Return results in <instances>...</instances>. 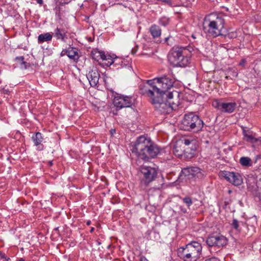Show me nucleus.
<instances>
[{"label": "nucleus", "mask_w": 261, "mask_h": 261, "mask_svg": "<svg viewBox=\"0 0 261 261\" xmlns=\"http://www.w3.org/2000/svg\"><path fill=\"white\" fill-rule=\"evenodd\" d=\"M223 102H221L219 100L215 99L212 102V106L221 111Z\"/></svg>", "instance_id": "bb28decb"}, {"label": "nucleus", "mask_w": 261, "mask_h": 261, "mask_svg": "<svg viewBox=\"0 0 261 261\" xmlns=\"http://www.w3.org/2000/svg\"><path fill=\"white\" fill-rule=\"evenodd\" d=\"M205 261H220V260L216 257H212V258L206 259Z\"/></svg>", "instance_id": "473e14b6"}, {"label": "nucleus", "mask_w": 261, "mask_h": 261, "mask_svg": "<svg viewBox=\"0 0 261 261\" xmlns=\"http://www.w3.org/2000/svg\"><path fill=\"white\" fill-rule=\"evenodd\" d=\"M169 19L166 17H162L159 20V23L163 26H166L169 24Z\"/></svg>", "instance_id": "c85d7f7f"}, {"label": "nucleus", "mask_w": 261, "mask_h": 261, "mask_svg": "<svg viewBox=\"0 0 261 261\" xmlns=\"http://www.w3.org/2000/svg\"><path fill=\"white\" fill-rule=\"evenodd\" d=\"M237 106L236 102L223 103L221 112L227 113H232Z\"/></svg>", "instance_id": "6ab92c4d"}, {"label": "nucleus", "mask_w": 261, "mask_h": 261, "mask_svg": "<svg viewBox=\"0 0 261 261\" xmlns=\"http://www.w3.org/2000/svg\"><path fill=\"white\" fill-rule=\"evenodd\" d=\"M201 245L196 241H192L185 246L177 249V255L183 261H197L202 252Z\"/></svg>", "instance_id": "39448f33"}, {"label": "nucleus", "mask_w": 261, "mask_h": 261, "mask_svg": "<svg viewBox=\"0 0 261 261\" xmlns=\"http://www.w3.org/2000/svg\"><path fill=\"white\" fill-rule=\"evenodd\" d=\"M173 83L172 79L166 76L148 80L145 84L140 85V92L146 96L152 97L154 95L166 96Z\"/></svg>", "instance_id": "f257e3e1"}, {"label": "nucleus", "mask_w": 261, "mask_h": 261, "mask_svg": "<svg viewBox=\"0 0 261 261\" xmlns=\"http://www.w3.org/2000/svg\"><path fill=\"white\" fill-rule=\"evenodd\" d=\"M24 58L23 57H16L17 60L21 65V67L26 69L27 68V63L23 61Z\"/></svg>", "instance_id": "cd10ccee"}, {"label": "nucleus", "mask_w": 261, "mask_h": 261, "mask_svg": "<svg viewBox=\"0 0 261 261\" xmlns=\"http://www.w3.org/2000/svg\"><path fill=\"white\" fill-rule=\"evenodd\" d=\"M150 102L154 106L156 110L161 113L168 114L171 112V109L167 102L166 96L154 95L147 96Z\"/></svg>", "instance_id": "6e6552de"}, {"label": "nucleus", "mask_w": 261, "mask_h": 261, "mask_svg": "<svg viewBox=\"0 0 261 261\" xmlns=\"http://www.w3.org/2000/svg\"><path fill=\"white\" fill-rule=\"evenodd\" d=\"M32 139L34 142V145L36 146H38L40 150H42L43 145L41 144L43 140V137L40 132L36 133L32 137Z\"/></svg>", "instance_id": "2eb2a0df"}, {"label": "nucleus", "mask_w": 261, "mask_h": 261, "mask_svg": "<svg viewBox=\"0 0 261 261\" xmlns=\"http://www.w3.org/2000/svg\"><path fill=\"white\" fill-rule=\"evenodd\" d=\"M66 33L67 32L64 29L57 27L54 31V36L57 40L65 41L67 38Z\"/></svg>", "instance_id": "dca6fc26"}, {"label": "nucleus", "mask_w": 261, "mask_h": 261, "mask_svg": "<svg viewBox=\"0 0 261 261\" xmlns=\"http://www.w3.org/2000/svg\"><path fill=\"white\" fill-rule=\"evenodd\" d=\"M244 62H244V61H243L242 62H241V63H240V65H244Z\"/></svg>", "instance_id": "ea45409f"}, {"label": "nucleus", "mask_w": 261, "mask_h": 261, "mask_svg": "<svg viewBox=\"0 0 261 261\" xmlns=\"http://www.w3.org/2000/svg\"><path fill=\"white\" fill-rule=\"evenodd\" d=\"M93 230H94V228H93V227H92V228L91 229L90 231H91V232H92V231H93Z\"/></svg>", "instance_id": "79ce46f5"}, {"label": "nucleus", "mask_w": 261, "mask_h": 261, "mask_svg": "<svg viewBox=\"0 0 261 261\" xmlns=\"http://www.w3.org/2000/svg\"><path fill=\"white\" fill-rule=\"evenodd\" d=\"M97 54H98L97 57L99 56L102 60L108 61L107 63L108 64L111 65L114 62L111 58L110 56L106 55L102 51H98Z\"/></svg>", "instance_id": "b1692460"}, {"label": "nucleus", "mask_w": 261, "mask_h": 261, "mask_svg": "<svg viewBox=\"0 0 261 261\" xmlns=\"http://www.w3.org/2000/svg\"><path fill=\"white\" fill-rule=\"evenodd\" d=\"M137 51V49H135V48H133L132 49V54H135Z\"/></svg>", "instance_id": "e433bc0d"}, {"label": "nucleus", "mask_w": 261, "mask_h": 261, "mask_svg": "<svg viewBox=\"0 0 261 261\" xmlns=\"http://www.w3.org/2000/svg\"><path fill=\"white\" fill-rule=\"evenodd\" d=\"M192 47H173L168 55V60L174 67H185L190 63Z\"/></svg>", "instance_id": "7ed1b4c3"}, {"label": "nucleus", "mask_w": 261, "mask_h": 261, "mask_svg": "<svg viewBox=\"0 0 261 261\" xmlns=\"http://www.w3.org/2000/svg\"><path fill=\"white\" fill-rule=\"evenodd\" d=\"M49 165H50V166H51V165H53L52 161L49 162Z\"/></svg>", "instance_id": "a19ab883"}, {"label": "nucleus", "mask_w": 261, "mask_h": 261, "mask_svg": "<svg viewBox=\"0 0 261 261\" xmlns=\"http://www.w3.org/2000/svg\"><path fill=\"white\" fill-rule=\"evenodd\" d=\"M140 261H148L145 257H141Z\"/></svg>", "instance_id": "c9c22d12"}, {"label": "nucleus", "mask_w": 261, "mask_h": 261, "mask_svg": "<svg viewBox=\"0 0 261 261\" xmlns=\"http://www.w3.org/2000/svg\"><path fill=\"white\" fill-rule=\"evenodd\" d=\"M192 177L202 178L204 176V172L197 167H191Z\"/></svg>", "instance_id": "412c9836"}, {"label": "nucleus", "mask_w": 261, "mask_h": 261, "mask_svg": "<svg viewBox=\"0 0 261 261\" xmlns=\"http://www.w3.org/2000/svg\"><path fill=\"white\" fill-rule=\"evenodd\" d=\"M240 163L244 166H251V160L248 157H242L240 160Z\"/></svg>", "instance_id": "393cba45"}, {"label": "nucleus", "mask_w": 261, "mask_h": 261, "mask_svg": "<svg viewBox=\"0 0 261 261\" xmlns=\"http://www.w3.org/2000/svg\"><path fill=\"white\" fill-rule=\"evenodd\" d=\"M140 187L145 190L149 184L154 181L157 177L158 172L155 168L143 165L140 168Z\"/></svg>", "instance_id": "0eeeda50"}, {"label": "nucleus", "mask_w": 261, "mask_h": 261, "mask_svg": "<svg viewBox=\"0 0 261 261\" xmlns=\"http://www.w3.org/2000/svg\"><path fill=\"white\" fill-rule=\"evenodd\" d=\"M193 156V154L192 153H190V158H192Z\"/></svg>", "instance_id": "37998d69"}, {"label": "nucleus", "mask_w": 261, "mask_h": 261, "mask_svg": "<svg viewBox=\"0 0 261 261\" xmlns=\"http://www.w3.org/2000/svg\"><path fill=\"white\" fill-rule=\"evenodd\" d=\"M53 34L51 33H45L39 35L38 37V43H43L44 42H48L51 40Z\"/></svg>", "instance_id": "aec40b11"}, {"label": "nucleus", "mask_w": 261, "mask_h": 261, "mask_svg": "<svg viewBox=\"0 0 261 261\" xmlns=\"http://www.w3.org/2000/svg\"><path fill=\"white\" fill-rule=\"evenodd\" d=\"M224 177L235 186H239L242 182V179L239 174L233 172H225Z\"/></svg>", "instance_id": "f8f14e48"}, {"label": "nucleus", "mask_w": 261, "mask_h": 261, "mask_svg": "<svg viewBox=\"0 0 261 261\" xmlns=\"http://www.w3.org/2000/svg\"><path fill=\"white\" fill-rule=\"evenodd\" d=\"M37 3L40 5H42L43 4V0H35Z\"/></svg>", "instance_id": "f704fd0d"}, {"label": "nucleus", "mask_w": 261, "mask_h": 261, "mask_svg": "<svg viewBox=\"0 0 261 261\" xmlns=\"http://www.w3.org/2000/svg\"><path fill=\"white\" fill-rule=\"evenodd\" d=\"M224 23V19L221 16L211 14L205 19L203 30L209 36L216 37L222 34Z\"/></svg>", "instance_id": "20e7f679"}, {"label": "nucleus", "mask_w": 261, "mask_h": 261, "mask_svg": "<svg viewBox=\"0 0 261 261\" xmlns=\"http://www.w3.org/2000/svg\"><path fill=\"white\" fill-rule=\"evenodd\" d=\"M192 37L194 38H195L196 37H195V36H194V35H192Z\"/></svg>", "instance_id": "c03bdc74"}, {"label": "nucleus", "mask_w": 261, "mask_h": 261, "mask_svg": "<svg viewBox=\"0 0 261 261\" xmlns=\"http://www.w3.org/2000/svg\"><path fill=\"white\" fill-rule=\"evenodd\" d=\"M20 261H23V260H20Z\"/></svg>", "instance_id": "a18cd8bd"}, {"label": "nucleus", "mask_w": 261, "mask_h": 261, "mask_svg": "<svg viewBox=\"0 0 261 261\" xmlns=\"http://www.w3.org/2000/svg\"><path fill=\"white\" fill-rule=\"evenodd\" d=\"M150 32L153 38L159 37L161 35V30L155 24L152 25L150 28Z\"/></svg>", "instance_id": "4be33fe9"}, {"label": "nucleus", "mask_w": 261, "mask_h": 261, "mask_svg": "<svg viewBox=\"0 0 261 261\" xmlns=\"http://www.w3.org/2000/svg\"><path fill=\"white\" fill-rule=\"evenodd\" d=\"M182 145L189 146L190 145H194L196 144V140L192 137L185 138L180 141Z\"/></svg>", "instance_id": "5701e85b"}, {"label": "nucleus", "mask_w": 261, "mask_h": 261, "mask_svg": "<svg viewBox=\"0 0 261 261\" xmlns=\"http://www.w3.org/2000/svg\"><path fill=\"white\" fill-rule=\"evenodd\" d=\"M133 152L141 159L147 160L155 158L159 153L160 149L150 138L141 136L136 140Z\"/></svg>", "instance_id": "f03ea898"}, {"label": "nucleus", "mask_w": 261, "mask_h": 261, "mask_svg": "<svg viewBox=\"0 0 261 261\" xmlns=\"http://www.w3.org/2000/svg\"><path fill=\"white\" fill-rule=\"evenodd\" d=\"M227 36L230 38H236L237 37V34L236 32H231L229 33Z\"/></svg>", "instance_id": "2f4dec72"}, {"label": "nucleus", "mask_w": 261, "mask_h": 261, "mask_svg": "<svg viewBox=\"0 0 261 261\" xmlns=\"http://www.w3.org/2000/svg\"><path fill=\"white\" fill-rule=\"evenodd\" d=\"M232 227L234 228L237 231H240V228L239 227V222L237 219H234L232 220V222L231 224Z\"/></svg>", "instance_id": "7c9ffc66"}, {"label": "nucleus", "mask_w": 261, "mask_h": 261, "mask_svg": "<svg viewBox=\"0 0 261 261\" xmlns=\"http://www.w3.org/2000/svg\"><path fill=\"white\" fill-rule=\"evenodd\" d=\"M183 202L187 205V206L189 208L191 205H192L193 203L191 197L189 196H187L184 197L182 199Z\"/></svg>", "instance_id": "c756f323"}, {"label": "nucleus", "mask_w": 261, "mask_h": 261, "mask_svg": "<svg viewBox=\"0 0 261 261\" xmlns=\"http://www.w3.org/2000/svg\"><path fill=\"white\" fill-rule=\"evenodd\" d=\"M66 54L70 59L77 61L79 58L77 49L76 48L69 47L66 50H63L61 55Z\"/></svg>", "instance_id": "4468645a"}, {"label": "nucleus", "mask_w": 261, "mask_h": 261, "mask_svg": "<svg viewBox=\"0 0 261 261\" xmlns=\"http://www.w3.org/2000/svg\"><path fill=\"white\" fill-rule=\"evenodd\" d=\"M191 171V167H190L183 169L181 171V173L185 176H187L188 178H191L192 177Z\"/></svg>", "instance_id": "a878e982"}, {"label": "nucleus", "mask_w": 261, "mask_h": 261, "mask_svg": "<svg viewBox=\"0 0 261 261\" xmlns=\"http://www.w3.org/2000/svg\"><path fill=\"white\" fill-rule=\"evenodd\" d=\"M203 126V122L198 116L191 113L185 114L180 125L181 129L197 132Z\"/></svg>", "instance_id": "423d86ee"}, {"label": "nucleus", "mask_w": 261, "mask_h": 261, "mask_svg": "<svg viewBox=\"0 0 261 261\" xmlns=\"http://www.w3.org/2000/svg\"><path fill=\"white\" fill-rule=\"evenodd\" d=\"M178 97V94L176 91H175L174 93L173 92L168 93V94L166 96L167 102L171 109V111L174 109H176L179 105Z\"/></svg>", "instance_id": "9b49d317"}, {"label": "nucleus", "mask_w": 261, "mask_h": 261, "mask_svg": "<svg viewBox=\"0 0 261 261\" xmlns=\"http://www.w3.org/2000/svg\"><path fill=\"white\" fill-rule=\"evenodd\" d=\"M173 153L174 154L179 158H182V156L186 157V152L183 147H182V144H179V143H176L174 145L173 148Z\"/></svg>", "instance_id": "f3484780"}, {"label": "nucleus", "mask_w": 261, "mask_h": 261, "mask_svg": "<svg viewBox=\"0 0 261 261\" xmlns=\"http://www.w3.org/2000/svg\"><path fill=\"white\" fill-rule=\"evenodd\" d=\"M110 133L111 136H113L116 133V130L115 129H111L110 130Z\"/></svg>", "instance_id": "72a5a7b5"}, {"label": "nucleus", "mask_w": 261, "mask_h": 261, "mask_svg": "<svg viewBox=\"0 0 261 261\" xmlns=\"http://www.w3.org/2000/svg\"><path fill=\"white\" fill-rule=\"evenodd\" d=\"M243 134L245 140L248 142L251 143H254L257 142L259 139L256 138L249 130H246L244 128L243 129Z\"/></svg>", "instance_id": "a211bd4d"}, {"label": "nucleus", "mask_w": 261, "mask_h": 261, "mask_svg": "<svg viewBox=\"0 0 261 261\" xmlns=\"http://www.w3.org/2000/svg\"><path fill=\"white\" fill-rule=\"evenodd\" d=\"M99 76V73L95 68H93L87 75V77L92 87H95L97 85Z\"/></svg>", "instance_id": "ddd939ff"}, {"label": "nucleus", "mask_w": 261, "mask_h": 261, "mask_svg": "<svg viewBox=\"0 0 261 261\" xmlns=\"http://www.w3.org/2000/svg\"><path fill=\"white\" fill-rule=\"evenodd\" d=\"M90 224H91V221H88L87 222V224L88 225H90Z\"/></svg>", "instance_id": "58836bf2"}, {"label": "nucleus", "mask_w": 261, "mask_h": 261, "mask_svg": "<svg viewBox=\"0 0 261 261\" xmlns=\"http://www.w3.org/2000/svg\"><path fill=\"white\" fill-rule=\"evenodd\" d=\"M181 210L184 213H187V210L186 209L181 208Z\"/></svg>", "instance_id": "4c0bfd02"}, {"label": "nucleus", "mask_w": 261, "mask_h": 261, "mask_svg": "<svg viewBox=\"0 0 261 261\" xmlns=\"http://www.w3.org/2000/svg\"><path fill=\"white\" fill-rule=\"evenodd\" d=\"M113 103L117 109H121L123 108H129L133 105V100L131 97L118 95L115 96Z\"/></svg>", "instance_id": "9d476101"}, {"label": "nucleus", "mask_w": 261, "mask_h": 261, "mask_svg": "<svg viewBox=\"0 0 261 261\" xmlns=\"http://www.w3.org/2000/svg\"><path fill=\"white\" fill-rule=\"evenodd\" d=\"M206 244L209 247H223L227 244V238L221 234H215L209 236L206 239Z\"/></svg>", "instance_id": "1a4fd4ad"}]
</instances>
